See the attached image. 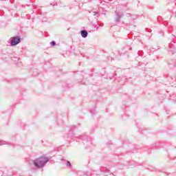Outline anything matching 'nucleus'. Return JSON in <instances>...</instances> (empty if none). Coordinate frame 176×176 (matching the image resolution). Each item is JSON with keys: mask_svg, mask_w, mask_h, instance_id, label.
<instances>
[{"mask_svg": "<svg viewBox=\"0 0 176 176\" xmlns=\"http://www.w3.org/2000/svg\"><path fill=\"white\" fill-rule=\"evenodd\" d=\"M21 42V38L20 36H14L10 38V45L11 46H16Z\"/></svg>", "mask_w": 176, "mask_h": 176, "instance_id": "obj_2", "label": "nucleus"}, {"mask_svg": "<svg viewBox=\"0 0 176 176\" xmlns=\"http://www.w3.org/2000/svg\"><path fill=\"white\" fill-rule=\"evenodd\" d=\"M47 162H49V158L45 156H41L35 159L33 161V164L36 168H43V167L47 164Z\"/></svg>", "mask_w": 176, "mask_h": 176, "instance_id": "obj_1", "label": "nucleus"}, {"mask_svg": "<svg viewBox=\"0 0 176 176\" xmlns=\"http://www.w3.org/2000/svg\"><path fill=\"white\" fill-rule=\"evenodd\" d=\"M0 145H5V142L0 140Z\"/></svg>", "mask_w": 176, "mask_h": 176, "instance_id": "obj_7", "label": "nucleus"}, {"mask_svg": "<svg viewBox=\"0 0 176 176\" xmlns=\"http://www.w3.org/2000/svg\"><path fill=\"white\" fill-rule=\"evenodd\" d=\"M123 16V14L120 13V12H118L116 14V21H117L118 23H119V21H120V18Z\"/></svg>", "mask_w": 176, "mask_h": 176, "instance_id": "obj_3", "label": "nucleus"}, {"mask_svg": "<svg viewBox=\"0 0 176 176\" xmlns=\"http://www.w3.org/2000/svg\"><path fill=\"white\" fill-rule=\"evenodd\" d=\"M50 45L51 46H56V41H52L51 43H50Z\"/></svg>", "mask_w": 176, "mask_h": 176, "instance_id": "obj_5", "label": "nucleus"}, {"mask_svg": "<svg viewBox=\"0 0 176 176\" xmlns=\"http://www.w3.org/2000/svg\"><path fill=\"white\" fill-rule=\"evenodd\" d=\"M66 164H67V166L68 167H71V162H70L67 161V163H66Z\"/></svg>", "mask_w": 176, "mask_h": 176, "instance_id": "obj_6", "label": "nucleus"}, {"mask_svg": "<svg viewBox=\"0 0 176 176\" xmlns=\"http://www.w3.org/2000/svg\"><path fill=\"white\" fill-rule=\"evenodd\" d=\"M87 31L86 30H82L81 31V36H82V38H87Z\"/></svg>", "mask_w": 176, "mask_h": 176, "instance_id": "obj_4", "label": "nucleus"}, {"mask_svg": "<svg viewBox=\"0 0 176 176\" xmlns=\"http://www.w3.org/2000/svg\"><path fill=\"white\" fill-rule=\"evenodd\" d=\"M93 13H94V16H97V14H98V12H94Z\"/></svg>", "mask_w": 176, "mask_h": 176, "instance_id": "obj_8", "label": "nucleus"}]
</instances>
